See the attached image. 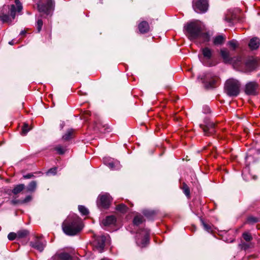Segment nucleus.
Wrapping results in <instances>:
<instances>
[{
  "mask_svg": "<svg viewBox=\"0 0 260 260\" xmlns=\"http://www.w3.org/2000/svg\"><path fill=\"white\" fill-rule=\"evenodd\" d=\"M63 232L69 236H74L79 233L83 229V225L80 218L76 215L69 216L63 222Z\"/></svg>",
  "mask_w": 260,
  "mask_h": 260,
  "instance_id": "1",
  "label": "nucleus"
},
{
  "mask_svg": "<svg viewBox=\"0 0 260 260\" xmlns=\"http://www.w3.org/2000/svg\"><path fill=\"white\" fill-rule=\"evenodd\" d=\"M188 37L190 40H194L201 36L207 38V35L202 32V24L199 21L191 22L185 26Z\"/></svg>",
  "mask_w": 260,
  "mask_h": 260,
  "instance_id": "2",
  "label": "nucleus"
},
{
  "mask_svg": "<svg viewBox=\"0 0 260 260\" xmlns=\"http://www.w3.org/2000/svg\"><path fill=\"white\" fill-rule=\"evenodd\" d=\"M15 5H11L9 8V13L10 16L5 14L4 13H0V20L3 23L6 22L11 24L12 20L15 18L16 12H20L22 9V6L19 0L15 1Z\"/></svg>",
  "mask_w": 260,
  "mask_h": 260,
  "instance_id": "3",
  "label": "nucleus"
},
{
  "mask_svg": "<svg viewBox=\"0 0 260 260\" xmlns=\"http://www.w3.org/2000/svg\"><path fill=\"white\" fill-rule=\"evenodd\" d=\"M240 83L237 80L228 79L224 85L225 92L230 96H236L240 92Z\"/></svg>",
  "mask_w": 260,
  "mask_h": 260,
  "instance_id": "4",
  "label": "nucleus"
},
{
  "mask_svg": "<svg viewBox=\"0 0 260 260\" xmlns=\"http://www.w3.org/2000/svg\"><path fill=\"white\" fill-rule=\"evenodd\" d=\"M198 80H200L206 88H209L215 86L216 83L218 80V78L213 74L207 73L199 76L198 77Z\"/></svg>",
  "mask_w": 260,
  "mask_h": 260,
  "instance_id": "5",
  "label": "nucleus"
},
{
  "mask_svg": "<svg viewBox=\"0 0 260 260\" xmlns=\"http://www.w3.org/2000/svg\"><path fill=\"white\" fill-rule=\"evenodd\" d=\"M55 5L54 0H46L44 3L40 2L37 4L38 10L40 12L48 15L54 10Z\"/></svg>",
  "mask_w": 260,
  "mask_h": 260,
  "instance_id": "6",
  "label": "nucleus"
},
{
  "mask_svg": "<svg viewBox=\"0 0 260 260\" xmlns=\"http://www.w3.org/2000/svg\"><path fill=\"white\" fill-rule=\"evenodd\" d=\"M149 231L143 229L137 234L136 243L139 246L144 247L149 242Z\"/></svg>",
  "mask_w": 260,
  "mask_h": 260,
  "instance_id": "7",
  "label": "nucleus"
},
{
  "mask_svg": "<svg viewBox=\"0 0 260 260\" xmlns=\"http://www.w3.org/2000/svg\"><path fill=\"white\" fill-rule=\"evenodd\" d=\"M192 7L196 12L205 13L208 8V2L207 0H193Z\"/></svg>",
  "mask_w": 260,
  "mask_h": 260,
  "instance_id": "8",
  "label": "nucleus"
},
{
  "mask_svg": "<svg viewBox=\"0 0 260 260\" xmlns=\"http://www.w3.org/2000/svg\"><path fill=\"white\" fill-rule=\"evenodd\" d=\"M258 88L259 85L256 82L250 81L245 84L244 91L247 95H255L258 92Z\"/></svg>",
  "mask_w": 260,
  "mask_h": 260,
  "instance_id": "9",
  "label": "nucleus"
},
{
  "mask_svg": "<svg viewBox=\"0 0 260 260\" xmlns=\"http://www.w3.org/2000/svg\"><path fill=\"white\" fill-rule=\"evenodd\" d=\"M200 127L202 128L204 135L209 136L215 132V124L213 122H205L204 124H201Z\"/></svg>",
  "mask_w": 260,
  "mask_h": 260,
  "instance_id": "10",
  "label": "nucleus"
},
{
  "mask_svg": "<svg viewBox=\"0 0 260 260\" xmlns=\"http://www.w3.org/2000/svg\"><path fill=\"white\" fill-rule=\"evenodd\" d=\"M112 201L111 198L109 194L106 193L100 195L99 197L98 205L104 208H108Z\"/></svg>",
  "mask_w": 260,
  "mask_h": 260,
  "instance_id": "11",
  "label": "nucleus"
},
{
  "mask_svg": "<svg viewBox=\"0 0 260 260\" xmlns=\"http://www.w3.org/2000/svg\"><path fill=\"white\" fill-rule=\"evenodd\" d=\"M106 237L102 236L96 238L93 242V245L99 252H102L105 247Z\"/></svg>",
  "mask_w": 260,
  "mask_h": 260,
  "instance_id": "12",
  "label": "nucleus"
},
{
  "mask_svg": "<svg viewBox=\"0 0 260 260\" xmlns=\"http://www.w3.org/2000/svg\"><path fill=\"white\" fill-rule=\"evenodd\" d=\"M230 64H232L234 68L239 69L243 64V58L240 56L233 57Z\"/></svg>",
  "mask_w": 260,
  "mask_h": 260,
  "instance_id": "13",
  "label": "nucleus"
},
{
  "mask_svg": "<svg viewBox=\"0 0 260 260\" xmlns=\"http://www.w3.org/2000/svg\"><path fill=\"white\" fill-rule=\"evenodd\" d=\"M52 260H72L71 256L67 253L62 252L54 255Z\"/></svg>",
  "mask_w": 260,
  "mask_h": 260,
  "instance_id": "14",
  "label": "nucleus"
},
{
  "mask_svg": "<svg viewBox=\"0 0 260 260\" xmlns=\"http://www.w3.org/2000/svg\"><path fill=\"white\" fill-rule=\"evenodd\" d=\"M220 54L225 63H230L233 58L230 57L229 52L225 49L220 50Z\"/></svg>",
  "mask_w": 260,
  "mask_h": 260,
  "instance_id": "15",
  "label": "nucleus"
},
{
  "mask_svg": "<svg viewBox=\"0 0 260 260\" xmlns=\"http://www.w3.org/2000/svg\"><path fill=\"white\" fill-rule=\"evenodd\" d=\"M116 222V218L114 215H110L107 216L102 221V224L104 226H109L110 225L113 224Z\"/></svg>",
  "mask_w": 260,
  "mask_h": 260,
  "instance_id": "16",
  "label": "nucleus"
},
{
  "mask_svg": "<svg viewBox=\"0 0 260 260\" xmlns=\"http://www.w3.org/2000/svg\"><path fill=\"white\" fill-rule=\"evenodd\" d=\"M260 45L259 39L256 37L253 38L250 41L249 46L252 50L257 49Z\"/></svg>",
  "mask_w": 260,
  "mask_h": 260,
  "instance_id": "17",
  "label": "nucleus"
},
{
  "mask_svg": "<svg viewBox=\"0 0 260 260\" xmlns=\"http://www.w3.org/2000/svg\"><path fill=\"white\" fill-rule=\"evenodd\" d=\"M139 30L142 34L147 32L149 30V25L147 22L143 21L138 26Z\"/></svg>",
  "mask_w": 260,
  "mask_h": 260,
  "instance_id": "18",
  "label": "nucleus"
},
{
  "mask_svg": "<svg viewBox=\"0 0 260 260\" xmlns=\"http://www.w3.org/2000/svg\"><path fill=\"white\" fill-rule=\"evenodd\" d=\"M31 245L32 247L35 248L40 252L43 250L45 246V244H44L39 239H37L34 243L31 242Z\"/></svg>",
  "mask_w": 260,
  "mask_h": 260,
  "instance_id": "19",
  "label": "nucleus"
},
{
  "mask_svg": "<svg viewBox=\"0 0 260 260\" xmlns=\"http://www.w3.org/2000/svg\"><path fill=\"white\" fill-rule=\"evenodd\" d=\"M75 131L73 129H69L62 136V139L63 141H67L72 139L74 137Z\"/></svg>",
  "mask_w": 260,
  "mask_h": 260,
  "instance_id": "20",
  "label": "nucleus"
},
{
  "mask_svg": "<svg viewBox=\"0 0 260 260\" xmlns=\"http://www.w3.org/2000/svg\"><path fill=\"white\" fill-rule=\"evenodd\" d=\"M202 54L204 58L207 60L211 58L212 55V51L211 49L208 47H205L202 49Z\"/></svg>",
  "mask_w": 260,
  "mask_h": 260,
  "instance_id": "21",
  "label": "nucleus"
},
{
  "mask_svg": "<svg viewBox=\"0 0 260 260\" xmlns=\"http://www.w3.org/2000/svg\"><path fill=\"white\" fill-rule=\"evenodd\" d=\"M25 187V186L23 184H19L16 186L12 190V192L14 194H17L22 191Z\"/></svg>",
  "mask_w": 260,
  "mask_h": 260,
  "instance_id": "22",
  "label": "nucleus"
},
{
  "mask_svg": "<svg viewBox=\"0 0 260 260\" xmlns=\"http://www.w3.org/2000/svg\"><path fill=\"white\" fill-rule=\"evenodd\" d=\"M143 221V217L141 215L136 216L133 220V223L134 225L138 226Z\"/></svg>",
  "mask_w": 260,
  "mask_h": 260,
  "instance_id": "23",
  "label": "nucleus"
},
{
  "mask_svg": "<svg viewBox=\"0 0 260 260\" xmlns=\"http://www.w3.org/2000/svg\"><path fill=\"white\" fill-rule=\"evenodd\" d=\"M17 239H21L26 237L29 234V232L26 230H22L17 232Z\"/></svg>",
  "mask_w": 260,
  "mask_h": 260,
  "instance_id": "24",
  "label": "nucleus"
},
{
  "mask_svg": "<svg viewBox=\"0 0 260 260\" xmlns=\"http://www.w3.org/2000/svg\"><path fill=\"white\" fill-rule=\"evenodd\" d=\"M224 41V38L221 36L216 37L213 41V43L216 45L222 44Z\"/></svg>",
  "mask_w": 260,
  "mask_h": 260,
  "instance_id": "25",
  "label": "nucleus"
},
{
  "mask_svg": "<svg viewBox=\"0 0 260 260\" xmlns=\"http://www.w3.org/2000/svg\"><path fill=\"white\" fill-rule=\"evenodd\" d=\"M245 66L250 70H253L255 68V62L253 60H248L245 63Z\"/></svg>",
  "mask_w": 260,
  "mask_h": 260,
  "instance_id": "26",
  "label": "nucleus"
},
{
  "mask_svg": "<svg viewBox=\"0 0 260 260\" xmlns=\"http://www.w3.org/2000/svg\"><path fill=\"white\" fill-rule=\"evenodd\" d=\"M181 188L184 193L189 198L190 197V189L187 185L185 183H183Z\"/></svg>",
  "mask_w": 260,
  "mask_h": 260,
  "instance_id": "27",
  "label": "nucleus"
},
{
  "mask_svg": "<svg viewBox=\"0 0 260 260\" xmlns=\"http://www.w3.org/2000/svg\"><path fill=\"white\" fill-rule=\"evenodd\" d=\"M144 214L147 217L151 219L153 218L156 215V212L154 211L146 210L143 212Z\"/></svg>",
  "mask_w": 260,
  "mask_h": 260,
  "instance_id": "28",
  "label": "nucleus"
},
{
  "mask_svg": "<svg viewBox=\"0 0 260 260\" xmlns=\"http://www.w3.org/2000/svg\"><path fill=\"white\" fill-rule=\"evenodd\" d=\"M78 209L79 212L83 215H86L89 213L88 209L83 206L79 205Z\"/></svg>",
  "mask_w": 260,
  "mask_h": 260,
  "instance_id": "29",
  "label": "nucleus"
},
{
  "mask_svg": "<svg viewBox=\"0 0 260 260\" xmlns=\"http://www.w3.org/2000/svg\"><path fill=\"white\" fill-rule=\"evenodd\" d=\"M37 187V183L35 181H31L27 187V190L28 191H34Z\"/></svg>",
  "mask_w": 260,
  "mask_h": 260,
  "instance_id": "30",
  "label": "nucleus"
},
{
  "mask_svg": "<svg viewBox=\"0 0 260 260\" xmlns=\"http://www.w3.org/2000/svg\"><path fill=\"white\" fill-rule=\"evenodd\" d=\"M116 209L117 210L124 213L126 211L127 208L124 204H121L117 205Z\"/></svg>",
  "mask_w": 260,
  "mask_h": 260,
  "instance_id": "31",
  "label": "nucleus"
},
{
  "mask_svg": "<svg viewBox=\"0 0 260 260\" xmlns=\"http://www.w3.org/2000/svg\"><path fill=\"white\" fill-rule=\"evenodd\" d=\"M30 129L31 128L29 127L28 124L27 123H24V125L22 128V134L23 135H26Z\"/></svg>",
  "mask_w": 260,
  "mask_h": 260,
  "instance_id": "32",
  "label": "nucleus"
},
{
  "mask_svg": "<svg viewBox=\"0 0 260 260\" xmlns=\"http://www.w3.org/2000/svg\"><path fill=\"white\" fill-rule=\"evenodd\" d=\"M104 162L110 168L112 169H114L115 168V164H117V165L118 164V162H114L113 161L108 162L107 159H104Z\"/></svg>",
  "mask_w": 260,
  "mask_h": 260,
  "instance_id": "33",
  "label": "nucleus"
},
{
  "mask_svg": "<svg viewBox=\"0 0 260 260\" xmlns=\"http://www.w3.org/2000/svg\"><path fill=\"white\" fill-rule=\"evenodd\" d=\"M228 44L233 49H235L238 46L237 41H236V40H234L229 41L228 43Z\"/></svg>",
  "mask_w": 260,
  "mask_h": 260,
  "instance_id": "34",
  "label": "nucleus"
},
{
  "mask_svg": "<svg viewBox=\"0 0 260 260\" xmlns=\"http://www.w3.org/2000/svg\"><path fill=\"white\" fill-rule=\"evenodd\" d=\"M55 150L57 151L58 153L60 154H63L66 151V148L60 145L56 146L55 147Z\"/></svg>",
  "mask_w": 260,
  "mask_h": 260,
  "instance_id": "35",
  "label": "nucleus"
},
{
  "mask_svg": "<svg viewBox=\"0 0 260 260\" xmlns=\"http://www.w3.org/2000/svg\"><path fill=\"white\" fill-rule=\"evenodd\" d=\"M242 236L246 241L249 242L252 240V237L248 233H244Z\"/></svg>",
  "mask_w": 260,
  "mask_h": 260,
  "instance_id": "36",
  "label": "nucleus"
},
{
  "mask_svg": "<svg viewBox=\"0 0 260 260\" xmlns=\"http://www.w3.org/2000/svg\"><path fill=\"white\" fill-rule=\"evenodd\" d=\"M258 219L257 218L253 217V216H250L248 217L247 218V222L249 223H254L258 222Z\"/></svg>",
  "mask_w": 260,
  "mask_h": 260,
  "instance_id": "37",
  "label": "nucleus"
},
{
  "mask_svg": "<svg viewBox=\"0 0 260 260\" xmlns=\"http://www.w3.org/2000/svg\"><path fill=\"white\" fill-rule=\"evenodd\" d=\"M8 238L10 240H13L16 238H17V234L13 232L9 233L8 235Z\"/></svg>",
  "mask_w": 260,
  "mask_h": 260,
  "instance_id": "38",
  "label": "nucleus"
},
{
  "mask_svg": "<svg viewBox=\"0 0 260 260\" xmlns=\"http://www.w3.org/2000/svg\"><path fill=\"white\" fill-rule=\"evenodd\" d=\"M43 25V21L41 19H38L37 21V29L38 31L40 32L42 29Z\"/></svg>",
  "mask_w": 260,
  "mask_h": 260,
  "instance_id": "39",
  "label": "nucleus"
},
{
  "mask_svg": "<svg viewBox=\"0 0 260 260\" xmlns=\"http://www.w3.org/2000/svg\"><path fill=\"white\" fill-rule=\"evenodd\" d=\"M203 225L204 229L206 231H207L208 232H210L211 231V228L209 225H208L207 224L205 223L204 222H203Z\"/></svg>",
  "mask_w": 260,
  "mask_h": 260,
  "instance_id": "40",
  "label": "nucleus"
},
{
  "mask_svg": "<svg viewBox=\"0 0 260 260\" xmlns=\"http://www.w3.org/2000/svg\"><path fill=\"white\" fill-rule=\"evenodd\" d=\"M57 168H53L50 169L48 172L47 174H55L56 173Z\"/></svg>",
  "mask_w": 260,
  "mask_h": 260,
  "instance_id": "41",
  "label": "nucleus"
},
{
  "mask_svg": "<svg viewBox=\"0 0 260 260\" xmlns=\"http://www.w3.org/2000/svg\"><path fill=\"white\" fill-rule=\"evenodd\" d=\"M31 200V197L30 196H27L23 201L21 202L22 203H26Z\"/></svg>",
  "mask_w": 260,
  "mask_h": 260,
  "instance_id": "42",
  "label": "nucleus"
},
{
  "mask_svg": "<svg viewBox=\"0 0 260 260\" xmlns=\"http://www.w3.org/2000/svg\"><path fill=\"white\" fill-rule=\"evenodd\" d=\"M203 111L204 113H209L210 112V109L208 106H205L203 108Z\"/></svg>",
  "mask_w": 260,
  "mask_h": 260,
  "instance_id": "43",
  "label": "nucleus"
},
{
  "mask_svg": "<svg viewBox=\"0 0 260 260\" xmlns=\"http://www.w3.org/2000/svg\"><path fill=\"white\" fill-rule=\"evenodd\" d=\"M33 176L32 174H28L23 176V178L25 179H29L31 178Z\"/></svg>",
  "mask_w": 260,
  "mask_h": 260,
  "instance_id": "44",
  "label": "nucleus"
},
{
  "mask_svg": "<svg viewBox=\"0 0 260 260\" xmlns=\"http://www.w3.org/2000/svg\"><path fill=\"white\" fill-rule=\"evenodd\" d=\"M241 246H242V248L245 250L247 249L249 247L248 245L247 244H245L244 243L241 244Z\"/></svg>",
  "mask_w": 260,
  "mask_h": 260,
  "instance_id": "45",
  "label": "nucleus"
},
{
  "mask_svg": "<svg viewBox=\"0 0 260 260\" xmlns=\"http://www.w3.org/2000/svg\"><path fill=\"white\" fill-rule=\"evenodd\" d=\"M225 20L228 22H231V19L230 18H225Z\"/></svg>",
  "mask_w": 260,
  "mask_h": 260,
  "instance_id": "46",
  "label": "nucleus"
},
{
  "mask_svg": "<svg viewBox=\"0 0 260 260\" xmlns=\"http://www.w3.org/2000/svg\"><path fill=\"white\" fill-rule=\"evenodd\" d=\"M202 61L206 66H210V63L205 62L203 60H202Z\"/></svg>",
  "mask_w": 260,
  "mask_h": 260,
  "instance_id": "47",
  "label": "nucleus"
},
{
  "mask_svg": "<svg viewBox=\"0 0 260 260\" xmlns=\"http://www.w3.org/2000/svg\"><path fill=\"white\" fill-rule=\"evenodd\" d=\"M64 123H62L60 124V127L61 128H62L64 126Z\"/></svg>",
  "mask_w": 260,
  "mask_h": 260,
  "instance_id": "48",
  "label": "nucleus"
},
{
  "mask_svg": "<svg viewBox=\"0 0 260 260\" xmlns=\"http://www.w3.org/2000/svg\"><path fill=\"white\" fill-rule=\"evenodd\" d=\"M25 31H21V32H20V34L21 35H24L25 34Z\"/></svg>",
  "mask_w": 260,
  "mask_h": 260,
  "instance_id": "49",
  "label": "nucleus"
},
{
  "mask_svg": "<svg viewBox=\"0 0 260 260\" xmlns=\"http://www.w3.org/2000/svg\"><path fill=\"white\" fill-rule=\"evenodd\" d=\"M17 202H18V201H12V203L13 204H16Z\"/></svg>",
  "mask_w": 260,
  "mask_h": 260,
  "instance_id": "50",
  "label": "nucleus"
},
{
  "mask_svg": "<svg viewBox=\"0 0 260 260\" xmlns=\"http://www.w3.org/2000/svg\"><path fill=\"white\" fill-rule=\"evenodd\" d=\"M102 260H109V259H106V258H104V259H102Z\"/></svg>",
  "mask_w": 260,
  "mask_h": 260,
  "instance_id": "51",
  "label": "nucleus"
},
{
  "mask_svg": "<svg viewBox=\"0 0 260 260\" xmlns=\"http://www.w3.org/2000/svg\"><path fill=\"white\" fill-rule=\"evenodd\" d=\"M9 44H12V42H9Z\"/></svg>",
  "mask_w": 260,
  "mask_h": 260,
  "instance_id": "52",
  "label": "nucleus"
},
{
  "mask_svg": "<svg viewBox=\"0 0 260 260\" xmlns=\"http://www.w3.org/2000/svg\"><path fill=\"white\" fill-rule=\"evenodd\" d=\"M9 44H12V42H9Z\"/></svg>",
  "mask_w": 260,
  "mask_h": 260,
  "instance_id": "53",
  "label": "nucleus"
}]
</instances>
